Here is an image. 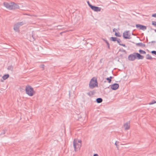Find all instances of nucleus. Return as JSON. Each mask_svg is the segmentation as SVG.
<instances>
[{"mask_svg": "<svg viewBox=\"0 0 156 156\" xmlns=\"http://www.w3.org/2000/svg\"><path fill=\"white\" fill-rule=\"evenodd\" d=\"M74 151H76L80 150L81 146V141L80 140L74 139L73 142Z\"/></svg>", "mask_w": 156, "mask_h": 156, "instance_id": "1", "label": "nucleus"}, {"mask_svg": "<svg viewBox=\"0 0 156 156\" xmlns=\"http://www.w3.org/2000/svg\"><path fill=\"white\" fill-rule=\"evenodd\" d=\"M4 6L9 10H12L17 8L18 6V5L13 2L8 3L7 2H4Z\"/></svg>", "mask_w": 156, "mask_h": 156, "instance_id": "2", "label": "nucleus"}, {"mask_svg": "<svg viewBox=\"0 0 156 156\" xmlns=\"http://www.w3.org/2000/svg\"><path fill=\"white\" fill-rule=\"evenodd\" d=\"M25 90L26 94L30 96H33L35 94L33 88L30 85H27Z\"/></svg>", "mask_w": 156, "mask_h": 156, "instance_id": "3", "label": "nucleus"}, {"mask_svg": "<svg viewBox=\"0 0 156 156\" xmlns=\"http://www.w3.org/2000/svg\"><path fill=\"white\" fill-rule=\"evenodd\" d=\"M24 23L23 22H18L14 24L13 27V29L16 32L19 33L20 31V27L23 25Z\"/></svg>", "mask_w": 156, "mask_h": 156, "instance_id": "4", "label": "nucleus"}, {"mask_svg": "<svg viewBox=\"0 0 156 156\" xmlns=\"http://www.w3.org/2000/svg\"><path fill=\"white\" fill-rule=\"evenodd\" d=\"M98 86V83L96 79L94 78H92L91 80L90 83L89 87L90 88H93L95 87Z\"/></svg>", "mask_w": 156, "mask_h": 156, "instance_id": "5", "label": "nucleus"}, {"mask_svg": "<svg viewBox=\"0 0 156 156\" xmlns=\"http://www.w3.org/2000/svg\"><path fill=\"white\" fill-rule=\"evenodd\" d=\"M123 37L125 39H129L131 38L130 34L129 33V31H126L123 33Z\"/></svg>", "mask_w": 156, "mask_h": 156, "instance_id": "6", "label": "nucleus"}, {"mask_svg": "<svg viewBox=\"0 0 156 156\" xmlns=\"http://www.w3.org/2000/svg\"><path fill=\"white\" fill-rule=\"evenodd\" d=\"M119 87V84L118 83H115L110 86V88L112 90H116Z\"/></svg>", "mask_w": 156, "mask_h": 156, "instance_id": "7", "label": "nucleus"}, {"mask_svg": "<svg viewBox=\"0 0 156 156\" xmlns=\"http://www.w3.org/2000/svg\"><path fill=\"white\" fill-rule=\"evenodd\" d=\"M90 8L92 10L96 12L100 11L101 9L100 7L93 5H90Z\"/></svg>", "mask_w": 156, "mask_h": 156, "instance_id": "8", "label": "nucleus"}, {"mask_svg": "<svg viewBox=\"0 0 156 156\" xmlns=\"http://www.w3.org/2000/svg\"><path fill=\"white\" fill-rule=\"evenodd\" d=\"M136 27L139 29L144 30L146 29V27L145 26H143L140 24L136 25Z\"/></svg>", "mask_w": 156, "mask_h": 156, "instance_id": "9", "label": "nucleus"}, {"mask_svg": "<svg viewBox=\"0 0 156 156\" xmlns=\"http://www.w3.org/2000/svg\"><path fill=\"white\" fill-rule=\"evenodd\" d=\"M136 56L135 54H131L128 56V59L130 61H134L136 58Z\"/></svg>", "mask_w": 156, "mask_h": 156, "instance_id": "10", "label": "nucleus"}, {"mask_svg": "<svg viewBox=\"0 0 156 156\" xmlns=\"http://www.w3.org/2000/svg\"><path fill=\"white\" fill-rule=\"evenodd\" d=\"M123 127L125 130L129 129L130 127V124L129 122H127L125 123Z\"/></svg>", "mask_w": 156, "mask_h": 156, "instance_id": "11", "label": "nucleus"}, {"mask_svg": "<svg viewBox=\"0 0 156 156\" xmlns=\"http://www.w3.org/2000/svg\"><path fill=\"white\" fill-rule=\"evenodd\" d=\"M135 55L138 59H142L144 58V56L141 55L140 54L138 53H135Z\"/></svg>", "mask_w": 156, "mask_h": 156, "instance_id": "12", "label": "nucleus"}, {"mask_svg": "<svg viewBox=\"0 0 156 156\" xmlns=\"http://www.w3.org/2000/svg\"><path fill=\"white\" fill-rule=\"evenodd\" d=\"M9 76V74H5L2 76V78L4 80H5L7 79Z\"/></svg>", "mask_w": 156, "mask_h": 156, "instance_id": "13", "label": "nucleus"}, {"mask_svg": "<svg viewBox=\"0 0 156 156\" xmlns=\"http://www.w3.org/2000/svg\"><path fill=\"white\" fill-rule=\"evenodd\" d=\"M96 101L97 103H100L102 101V100L101 98H99L96 99Z\"/></svg>", "mask_w": 156, "mask_h": 156, "instance_id": "14", "label": "nucleus"}, {"mask_svg": "<svg viewBox=\"0 0 156 156\" xmlns=\"http://www.w3.org/2000/svg\"><path fill=\"white\" fill-rule=\"evenodd\" d=\"M113 78L112 76H110V77H108L106 78V80L108 81L109 83H110L111 81V79Z\"/></svg>", "mask_w": 156, "mask_h": 156, "instance_id": "15", "label": "nucleus"}, {"mask_svg": "<svg viewBox=\"0 0 156 156\" xmlns=\"http://www.w3.org/2000/svg\"><path fill=\"white\" fill-rule=\"evenodd\" d=\"M146 58L147 59H151L152 58L149 55L147 54L146 55Z\"/></svg>", "mask_w": 156, "mask_h": 156, "instance_id": "16", "label": "nucleus"}, {"mask_svg": "<svg viewBox=\"0 0 156 156\" xmlns=\"http://www.w3.org/2000/svg\"><path fill=\"white\" fill-rule=\"evenodd\" d=\"M140 53L141 54H145L146 52L145 51L141 50H140L139 51Z\"/></svg>", "mask_w": 156, "mask_h": 156, "instance_id": "17", "label": "nucleus"}, {"mask_svg": "<svg viewBox=\"0 0 156 156\" xmlns=\"http://www.w3.org/2000/svg\"><path fill=\"white\" fill-rule=\"evenodd\" d=\"M87 94L89 96H91L93 95V93L92 91H90L88 93H87Z\"/></svg>", "mask_w": 156, "mask_h": 156, "instance_id": "18", "label": "nucleus"}, {"mask_svg": "<svg viewBox=\"0 0 156 156\" xmlns=\"http://www.w3.org/2000/svg\"><path fill=\"white\" fill-rule=\"evenodd\" d=\"M155 103H156V101L154 100H153V101H152L151 102L149 103V105H152L153 104H155Z\"/></svg>", "mask_w": 156, "mask_h": 156, "instance_id": "19", "label": "nucleus"}, {"mask_svg": "<svg viewBox=\"0 0 156 156\" xmlns=\"http://www.w3.org/2000/svg\"><path fill=\"white\" fill-rule=\"evenodd\" d=\"M111 40L113 41H115L117 40V38L116 37H111Z\"/></svg>", "mask_w": 156, "mask_h": 156, "instance_id": "20", "label": "nucleus"}, {"mask_svg": "<svg viewBox=\"0 0 156 156\" xmlns=\"http://www.w3.org/2000/svg\"><path fill=\"white\" fill-rule=\"evenodd\" d=\"M137 45H139L141 46H144L145 44H143L142 43H139L137 44Z\"/></svg>", "mask_w": 156, "mask_h": 156, "instance_id": "21", "label": "nucleus"}, {"mask_svg": "<svg viewBox=\"0 0 156 156\" xmlns=\"http://www.w3.org/2000/svg\"><path fill=\"white\" fill-rule=\"evenodd\" d=\"M115 35L118 36V37H120V34L119 33H117L116 32H115Z\"/></svg>", "mask_w": 156, "mask_h": 156, "instance_id": "22", "label": "nucleus"}, {"mask_svg": "<svg viewBox=\"0 0 156 156\" xmlns=\"http://www.w3.org/2000/svg\"><path fill=\"white\" fill-rule=\"evenodd\" d=\"M151 52L152 54H154L156 55V51H151Z\"/></svg>", "mask_w": 156, "mask_h": 156, "instance_id": "23", "label": "nucleus"}, {"mask_svg": "<svg viewBox=\"0 0 156 156\" xmlns=\"http://www.w3.org/2000/svg\"><path fill=\"white\" fill-rule=\"evenodd\" d=\"M105 41V42L106 43L107 45L108 46V47L109 48V43L107 41Z\"/></svg>", "mask_w": 156, "mask_h": 156, "instance_id": "24", "label": "nucleus"}, {"mask_svg": "<svg viewBox=\"0 0 156 156\" xmlns=\"http://www.w3.org/2000/svg\"><path fill=\"white\" fill-rule=\"evenodd\" d=\"M152 16L156 18V13L152 14Z\"/></svg>", "mask_w": 156, "mask_h": 156, "instance_id": "25", "label": "nucleus"}, {"mask_svg": "<svg viewBox=\"0 0 156 156\" xmlns=\"http://www.w3.org/2000/svg\"><path fill=\"white\" fill-rule=\"evenodd\" d=\"M152 24L153 25L156 26V22H152Z\"/></svg>", "mask_w": 156, "mask_h": 156, "instance_id": "26", "label": "nucleus"}, {"mask_svg": "<svg viewBox=\"0 0 156 156\" xmlns=\"http://www.w3.org/2000/svg\"><path fill=\"white\" fill-rule=\"evenodd\" d=\"M118 143H119L117 141H116L115 143V145L117 147H118V145L117 144Z\"/></svg>", "mask_w": 156, "mask_h": 156, "instance_id": "27", "label": "nucleus"}, {"mask_svg": "<svg viewBox=\"0 0 156 156\" xmlns=\"http://www.w3.org/2000/svg\"><path fill=\"white\" fill-rule=\"evenodd\" d=\"M116 41H117L118 43H119L120 42H121V40L119 39H117V40Z\"/></svg>", "mask_w": 156, "mask_h": 156, "instance_id": "28", "label": "nucleus"}, {"mask_svg": "<svg viewBox=\"0 0 156 156\" xmlns=\"http://www.w3.org/2000/svg\"><path fill=\"white\" fill-rule=\"evenodd\" d=\"M113 32H115V33L116 32L117 29L114 28V29H113Z\"/></svg>", "mask_w": 156, "mask_h": 156, "instance_id": "29", "label": "nucleus"}, {"mask_svg": "<svg viewBox=\"0 0 156 156\" xmlns=\"http://www.w3.org/2000/svg\"><path fill=\"white\" fill-rule=\"evenodd\" d=\"M87 2V3H88V5H89V6L90 7V5H92L91 4H90V3H89V1H88Z\"/></svg>", "mask_w": 156, "mask_h": 156, "instance_id": "30", "label": "nucleus"}, {"mask_svg": "<svg viewBox=\"0 0 156 156\" xmlns=\"http://www.w3.org/2000/svg\"><path fill=\"white\" fill-rule=\"evenodd\" d=\"M93 156H99L98 154H95Z\"/></svg>", "mask_w": 156, "mask_h": 156, "instance_id": "31", "label": "nucleus"}, {"mask_svg": "<svg viewBox=\"0 0 156 156\" xmlns=\"http://www.w3.org/2000/svg\"><path fill=\"white\" fill-rule=\"evenodd\" d=\"M120 44L121 45H122V46H124V47H125V46H125V44Z\"/></svg>", "mask_w": 156, "mask_h": 156, "instance_id": "32", "label": "nucleus"}, {"mask_svg": "<svg viewBox=\"0 0 156 156\" xmlns=\"http://www.w3.org/2000/svg\"><path fill=\"white\" fill-rule=\"evenodd\" d=\"M5 130H4V132L3 133V134H5Z\"/></svg>", "mask_w": 156, "mask_h": 156, "instance_id": "33", "label": "nucleus"}, {"mask_svg": "<svg viewBox=\"0 0 156 156\" xmlns=\"http://www.w3.org/2000/svg\"><path fill=\"white\" fill-rule=\"evenodd\" d=\"M32 37H33V38H34V37H33V34L32 35Z\"/></svg>", "mask_w": 156, "mask_h": 156, "instance_id": "34", "label": "nucleus"}]
</instances>
